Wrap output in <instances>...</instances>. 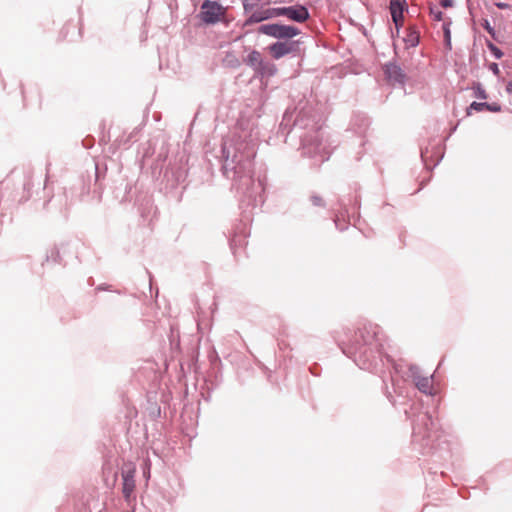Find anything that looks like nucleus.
<instances>
[{
    "mask_svg": "<svg viewBox=\"0 0 512 512\" xmlns=\"http://www.w3.org/2000/svg\"><path fill=\"white\" fill-rule=\"evenodd\" d=\"M258 133L241 129L221 145V171L232 181V188L241 195V203L252 208L265 202V175L254 176V158L257 153Z\"/></svg>",
    "mask_w": 512,
    "mask_h": 512,
    "instance_id": "obj_1",
    "label": "nucleus"
},
{
    "mask_svg": "<svg viewBox=\"0 0 512 512\" xmlns=\"http://www.w3.org/2000/svg\"><path fill=\"white\" fill-rule=\"evenodd\" d=\"M337 343L348 358L362 370L382 375L393 368L398 372V365L388 355L384 354V335L377 324L360 323L355 329H344L343 337H338Z\"/></svg>",
    "mask_w": 512,
    "mask_h": 512,
    "instance_id": "obj_2",
    "label": "nucleus"
},
{
    "mask_svg": "<svg viewBox=\"0 0 512 512\" xmlns=\"http://www.w3.org/2000/svg\"><path fill=\"white\" fill-rule=\"evenodd\" d=\"M321 117L315 107L305 99H301L295 108H287L279 125V133L287 137L296 130H308L299 134L301 154L314 160L313 165H320L329 160L330 151L323 144L321 137Z\"/></svg>",
    "mask_w": 512,
    "mask_h": 512,
    "instance_id": "obj_3",
    "label": "nucleus"
},
{
    "mask_svg": "<svg viewBox=\"0 0 512 512\" xmlns=\"http://www.w3.org/2000/svg\"><path fill=\"white\" fill-rule=\"evenodd\" d=\"M407 419L412 422V441L419 444L422 454H428L435 449L438 440L437 422L433 420L428 411H420L419 405L413 403L410 409L405 410Z\"/></svg>",
    "mask_w": 512,
    "mask_h": 512,
    "instance_id": "obj_4",
    "label": "nucleus"
},
{
    "mask_svg": "<svg viewBox=\"0 0 512 512\" xmlns=\"http://www.w3.org/2000/svg\"><path fill=\"white\" fill-rule=\"evenodd\" d=\"M258 33L281 40H290L300 34V29L294 25L282 23L262 24L258 27Z\"/></svg>",
    "mask_w": 512,
    "mask_h": 512,
    "instance_id": "obj_5",
    "label": "nucleus"
},
{
    "mask_svg": "<svg viewBox=\"0 0 512 512\" xmlns=\"http://www.w3.org/2000/svg\"><path fill=\"white\" fill-rule=\"evenodd\" d=\"M225 8L217 1L205 0L201 5L199 17L206 25H214L221 20Z\"/></svg>",
    "mask_w": 512,
    "mask_h": 512,
    "instance_id": "obj_6",
    "label": "nucleus"
},
{
    "mask_svg": "<svg viewBox=\"0 0 512 512\" xmlns=\"http://www.w3.org/2000/svg\"><path fill=\"white\" fill-rule=\"evenodd\" d=\"M286 16L297 23H303L309 19V10L303 5L272 8V17Z\"/></svg>",
    "mask_w": 512,
    "mask_h": 512,
    "instance_id": "obj_7",
    "label": "nucleus"
},
{
    "mask_svg": "<svg viewBox=\"0 0 512 512\" xmlns=\"http://www.w3.org/2000/svg\"><path fill=\"white\" fill-rule=\"evenodd\" d=\"M185 169L178 163L169 164L163 172V182L166 188L174 189L186 178Z\"/></svg>",
    "mask_w": 512,
    "mask_h": 512,
    "instance_id": "obj_8",
    "label": "nucleus"
},
{
    "mask_svg": "<svg viewBox=\"0 0 512 512\" xmlns=\"http://www.w3.org/2000/svg\"><path fill=\"white\" fill-rule=\"evenodd\" d=\"M383 73L386 80L392 85L404 86L406 83L407 75L396 61L385 63L383 65Z\"/></svg>",
    "mask_w": 512,
    "mask_h": 512,
    "instance_id": "obj_9",
    "label": "nucleus"
},
{
    "mask_svg": "<svg viewBox=\"0 0 512 512\" xmlns=\"http://www.w3.org/2000/svg\"><path fill=\"white\" fill-rule=\"evenodd\" d=\"M135 473L136 467L132 463L124 464L122 467V493L125 500L128 502L135 489Z\"/></svg>",
    "mask_w": 512,
    "mask_h": 512,
    "instance_id": "obj_10",
    "label": "nucleus"
},
{
    "mask_svg": "<svg viewBox=\"0 0 512 512\" xmlns=\"http://www.w3.org/2000/svg\"><path fill=\"white\" fill-rule=\"evenodd\" d=\"M420 157L427 169H433L443 158L442 148L438 145L433 146L431 151L429 147L421 148Z\"/></svg>",
    "mask_w": 512,
    "mask_h": 512,
    "instance_id": "obj_11",
    "label": "nucleus"
},
{
    "mask_svg": "<svg viewBox=\"0 0 512 512\" xmlns=\"http://www.w3.org/2000/svg\"><path fill=\"white\" fill-rule=\"evenodd\" d=\"M249 16L243 23V27L250 26L252 24L260 23L265 20L272 19V8H263L262 6L255 8L249 12Z\"/></svg>",
    "mask_w": 512,
    "mask_h": 512,
    "instance_id": "obj_12",
    "label": "nucleus"
},
{
    "mask_svg": "<svg viewBox=\"0 0 512 512\" xmlns=\"http://www.w3.org/2000/svg\"><path fill=\"white\" fill-rule=\"evenodd\" d=\"M484 110H487V111H490V112H493V113H497V112H501L502 111V107H501L500 104H498L496 102L488 103V102H476V101H473L467 107L466 114H467V116H470L472 114V111L482 112Z\"/></svg>",
    "mask_w": 512,
    "mask_h": 512,
    "instance_id": "obj_13",
    "label": "nucleus"
},
{
    "mask_svg": "<svg viewBox=\"0 0 512 512\" xmlns=\"http://www.w3.org/2000/svg\"><path fill=\"white\" fill-rule=\"evenodd\" d=\"M277 73V67L276 65L266 59H262L260 62V65L255 71V74L261 76V77H272Z\"/></svg>",
    "mask_w": 512,
    "mask_h": 512,
    "instance_id": "obj_14",
    "label": "nucleus"
},
{
    "mask_svg": "<svg viewBox=\"0 0 512 512\" xmlns=\"http://www.w3.org/2000/svg\"><path fill=\"white\" fill-rule=\"evenodd\" d=\"M403 41L407 47H417L420 43V32L416 26H409L406 30V35Z\"/></svg>",
    "mask_w": 512,
    "mask_h": 512,
    "instance_id": "obj_15",
    "label": "nucleus"
},
{
    "mask_svg": "<svg viewBox=\"0 0 512 512\" xmlns=\"http://www.w3.org/2000/svg\"><path fill=\"white\" fill-rule=\"evenodd\" d=\"M268 51L271 56L278 60L286 55H288V48L286 46L285 41H276L268 46Z\"/></svg>",
    "mask_w": 512,
    "mask_h": 512,
    "instance_id": "obj_16",
    "label": "nucleus"
},
{
    "mask_svg": "<svg viewBox=\"0 0 512 512\" xmlns=\"http://www.w3.org/2000/svg\"><path fill=\"white\" fill-rule=\"evenodd\" d=\"M408 9L406 0H390L389 10L392 19H396L399 15H403Z\"/></svg>",
    "mask_w": 512,
    "mask_h": 512,
    "instance_id": "obj_17",
    "label": "nucleus"
},
{
    "mask_svg": "<svg viewBox=\"0 0 512 512\" xmlns=\"http://www.w3.org/2000/svg\"><path fill=\"white\" fill-rule=\"evenodd\" d=\"M262 59V54L258 50L253 49L245 58H243V63L255 72Z\"/></svg>",
    "mask_w": 512,
    "mask_h": 512,
    "instance_id": "obj_18",
    "label": "nucleus"
},
{
    "mask_svg": "<svg viewBox=\"0 0 512 512\" xmlns=\"http://www.w3.org/2000/svg\"><path fill=\"white\" fill-rule=\"evenodd\" d=\"M433 375L426 376L423 379H419L414 385L423 394L433 396L434 388L432 385Z\"/></svg>",
    "mask_w": 512,
    "mask_h": 512,
    "instance_id": "obj_19",
    "label": "nucleus"
},
{
    "mask_svg": "<svg viewBox=\"0 0 512 512\" xmlns=\"http://www.w3.org/2000/svg\"><path fill=\"white\" fill-rule=\"evenodd\" d=\"M338 205L340 208V215H338V214L335 215L334 223H335L336 228L342 232L347 229L348 225L346 222L341 223L340 216L344 217L345 214L348 215V209H347L346 204L341 199L338 200Z\"/></svg>",
    "mask_w": 512,
    "mask_h": 512,
    "instance_id": "obj_20",
    "label": "nucleus"
},
{
    "mask_svg": "<svg viewBox=\"0 0 512 512\" xmlns=\"http://www.w3.org/2000/svg\"><path fill=\"white\" fill-rule=\"evenodd\" d=\"M409 377L412 379L413 384H415L419 379H423L426 376L422 375L421 369L416 364H410L408 367Z\"/></svg>",
    "mask_w": 512,
    "mask_h": 512,
    "instance_id": "obj_21",
    "label": "nucleus"
},
{
    "mask_svg": "<svg viewBox=\"0 0 512 512\" xmlns=\"http://www.w3.org/2000/svg\"><path fill=\"white\" fill-rule=\"evenodd\" d=\"M224 63L227 67L233 69L239 68L241 66V61L232 52L226 53Z\"/></svg>",
    "mask_w": 512,
    "mask_h": 512,
    "instance_id": "obj_22",
    "label": "nucleus"
},
{
    "mask_svg": "<svg viewBox=\"0 0 512 512\" xmlns=\"http://www.w3.org/2000/svg\"><path fill=\"white\" fill-rule=\"evenodd\" d=\"M286 46L288 48V54H294V55H297L300 53V45H301V41L300 40H286Z\"/></svg>",
    "mask_w": 512,
    "mask_h": 512,
    "instance_id": "obj_23",
    "label": "nucleus"
},
{
    "mask_svg": "<svg viewBox=\"0 0 512 512\" xmlns=\"http://www.w3.org/2000/svg\"><path fill=\"white\" fill-rule=\"evenodd\" d=\"M451 21L443 23L444 42L447 49L451 50Z\"/></svg>",
    "mask_w": 512,
    "mask_h": 512,
    "instance_id": "obj_24",
    "label": "nucleus"
},
{
    "mask_svg": "<svg viewBox=\"0 0 512 512\" xmlns=\"http://www.w3.org/2000/svg\"><path fill=\"white\" fill-rule=\"evenodd\" d=\"M486 46L487 48L489 49V51L491 52V54L494 56L495 59H501L504 55L503 51L497 47L493 42H491L490 40L486 39Z\"/></svg>",
    "mask_w": 512,
    "mask_h": 512,
    "instance_id": "obj_25",
    "label": "nucleus"
},
{
    "mask_svg": "<svg viewBox=\"0 0 512 512\" xmlns=\"http://www.w3.org/2000/svg\"><path fill=\"white\" fill-rule=\"evenodd\" d=\"M262 6L261 0H244L243 1V8L244 13L249 14L250 11L254 10L255 8Z\"/></svg>",
    "mask_w": 512,
    "mask_h": 512,
    "instance_id": "obj_26",
    "label": "nucleus"
},
{
    "mask_svg": "<svg viewBox=\"0 0 512 512\" xmlns=\"http://www.w3.org/2000/svg\"><path fill=\"white\" fill-rule=\"evenodd\" d=\"M473 90L476 98L482 100L487 99L488 95L480 82H476L473 84Z\"/></svg>",
    "mask_w": 512,
    "mask_h": 512,
    "instance_id": "obj_27",
    "label": "nucleus"
},
{
    "mask_svg": "<svg viewBox=\"0 0 512 512\" xmlns=\"http://www.w3.org/2000/svg\"><path fill=\"white\" fill-rule=\"evenodd\" d=\"M46 261H52L54 263H60V251L57 247H53L46 255Z\"/></svg>",
    "mask_w": 512,
    "mask_h": 512,
    "instance_id": "obj_28",
    "label": "nucleus"
},
{
    "mask_svg": "<svg viewBox=\"0 0 512 512\" xmlns=\"http://www.w3.org/2000/svg\"><path fill=\"white\" fill-rule=\"evenodd\" d=\"M481 26L483 27V29H485L488 34L495 40V41H498V38H497V33H496V30L495 28L490 24L489 20L488 19H483L482 22H481Z\"/></svg>",
    "mask_w": 512,
    "mask_h": 512,
    "instance_id": "obj_29",
    "label": "nucleus"
},
{
    "mask_svg": "<svg viewBox=\"0 0 512 512\" xmlns=\"http://www.w3.org/2000/svg\"><path fill=\"white\" fill-rule=\"evenodd\" d=\"M310 201H311L313 206L325 207V201L323 200V198L321 196H319L317 194L311 195Z\"/></svg>",
    "mask_w": 512,
    "mask_h": 512,
    "instance_id": "obj_30",
    "label": "nucleus"
},
{
    "mask_svg": "<svg viewBox=\"0 0 512 512\" xmlns=\"http://www.w3.org/2000/svg\"><path fill=\"white\" fill-rule=\"evenodd\" d=\"M430 15L434 18L435 21H441L443 19V12L435 6L430 7Z\"/></svg>",
    "mask_w": 512,
    "mask_h": 512,
    "instance_id": "obj_31",
    "label": "nucleus"
},
{
    "mask_svg": "<svg viewBox=\"0 0 512 512\" xmlns=\"http://www.w3.org/2000/svg\"><path fill=\"white\" fill-rule=\"evenodd\" d=\"M383 383L385 384V395H386V398L388 399V401L394 406L396 407L397 405V401L395 399V397L392 395V393L388 390V387L386 386V383L385 381L383 380Z\"/></svg>",
    "mask_w": 512,
    "mask_h": 512,
    "instance_id": "obj_32",
    "label": "nucleus"
},
{
    "mask_svg": "<svg viewBox=\"0 0 512 512\" xmlns=\"http://www.w3.org/2000/svg\"><path fill=\"white\" fill-rule=\"evenodd\" d=\"M403 19H404L403 15H399L396 19H392L393 23L395 24L397 34H399L400 28L403 25Z\"/></svg>",
    "mask_w": 512,
    "mask_h": 512,
    "instance_id": "obj_33",
    "label": "nucleus"
},
{
    "mask_svg": "<svg viewBox=\"0 0 512 512\" xmlns=\"http://www.w3.org/2000/svg\"><path fill=\"white\" fill-rule=\"evenodd\" d=\"M489 70L495 75V76H499L500 75V69H499V66L497 63L495 62H492L489 64Z\"/></svg>",
    "mask_w": 512,
    "mask_h": 512,
    "instance_id": "obj_34",
    "label": "nucleus"
},
{
    "mask_svg": "<svg viewBox=\"0 0 512 512\" xmlns=\"http://www.w3.org/2000/svg\"><path fill=\"white\" fill-rule=\"evenodd\" d=\"M439 3L445 9L452 7L454 4L453 0H439Z\"/></svg>",
    "mask_w": 512,
    "mask_h": 512,
    "instance_id": "obj_35",
    "label": "nucleus"
},
{
    "mask_svg": "<svg viewBox=\"0 0 512 512\" xmlns=\"http://www.w3.org/2000/svg\"><path fill=\"white\" fill-rule=\"evenodd\" d=\"M498 9H501V10H505V9H508L510 7V5L508 3H505V2H495L494 4Z\"/></svg>",
    "mask_w": 512,
    "mask_h": 512,
    "instance_id": "obj_36",
    "label": "nucleus"
},
{
    "mask_svg": "<svg viewBox=\"0 0 512 512\" xmlns=\"http://www.w3.org/2000/svg\"><path fill=\"white\" fill-rule=\"evenodd\" d=\"M392 381H394V380L392 379ZM393 388H394V392L397 393L398 395L403 394L402 387L399 385V383L393 382Z\"/></svg>",
    "mask_w": 512,
    "mask_h": 512,
    "instance_id": "obj_37",
    "label": "nucleus"
},
{
    "mask_svg": "<svg viewBox=\"0 0 512 512\" xmlns=\"http://www.w3.org/2000/svg\"><path fill=\"white\" fill-rule=\"evenodd\" d=\"M505 91L512 95V80H509L506 84V88H505Z\"/></svg>",
    "mask_w": 512,
    "mask_h": 512,
    "instance_id": "obj_38",
    "label": "nucleus"
},
{
    "mask_svg": "<svg viewBox=\"0 0 512 512\" xmlns=\"http://www.w3.org/2000/svg\"><path fill=\"white\" fill-rule=\"evenodd\" d=\"M317 369H318V366H317V365H314V366L310 367V372H311L313 375L318 376V375H319V373H318Z\"/></svg>",
    "mask_w": 512,
    "mask_h": 512,
    "instance_id": "obj_39",
    "label": "nucleus"
},
{
    "mask_svg": "<svg viewBox=\"0 0 512 512\" xmlns=\"http://www.w3.org/2000/svg\"><path fill=\"white\" fill-rule=\"evenodd\" d=\"M94 177H95V183H96L98 180V165L96 163L94 164Z\"/></svg>",
    "mask_w": 512,
    "mask_h": 512,
    "instance_id": "obj_40",
    "label": "nucleus"
},
{
    "mask_svg": "<svg viewBox=\"0 0 512 512\" xmlns=\"http://www.w3.org/2000/svg\"><path fill=\"white\" fill-rule=\"evenodd\" d=\"M353 205H354V207H355V208H359V206H360V201H359L358 197H355V199H354V204H353Z\"/></svg>",
    "mask_w": 512,
    "mask_h": 512,
    "instance_id": "obj_41",
    "label": "nucleus"
},
{
    "mask_svg": "<svg viewBox=\"0 0 512 512\" xmlns=\"http://www.w3.org/2000/svg\"><path fill=\"white\" fill-rule=\"evenodd\" d=\"M97 290H108L109 289V286H105L103 284L99 285L97 288Z\"/></svg>",
    "mask_w": 512,
    "mask_h": 512,
    "instance_id": "obj_42",
    "label": "nucleus"
},
{
    "mask_svg": "<svg viewBox=\"0 0 512 512\" xmlns=\"http://www.w3.org/2000/svg\"><path fill=\"white\" fill-rule=\"evenodd\" d=\"M89 191H90V185H88L87 187L84 185L82 193L83 194L84 193H89Z\"/></svg>",
    "mask_w": 512,
    "mask_h": 512,
    "instance_id": "obj_43",
    "label": "nucleus"
},
{
    "mask_svg": "<svg viewBox=\"0 0 512 512\" xmlns=\"http://www.w3.org/2000/svg\"><path fill=\"white\" fill-rule=\"evenodd\" d=\"M144 475H145V476H147V478H149V476H150V470H149V468L147 469V471H146V470H144Z\"/></svg>",
    "mask_w": 512,
    "mask_h": 512,
    "instance_id": "obj_44",
    "label": "nucleus"
},
{
    "mask_svg": "<svg viewBox=\"0 0 512 512\" xmlns=\"http://www.w3.org/2000/svg\"><path fill=\"white\" fill-rule=\"evenodd\" d=\"M243 37H244V35H239V36L235 39V41H239V40H241Z\"/></svg>",
    "mask_w": 512,
    "mask_h": 512,
    "instance_id": "obj_45",
    "label": "nucleus"
},
{
    "mask_svg": "<svg viewBox=\"0 0 512 512\" xmlns=\"http://www.w3.org/2000/svg\"><path fill=\"white\" fill-rule=\"evenodd\" d=\"M363 121L366 122V124H368V118L363 117Z\"/></svg>",
    "mask_w": 512,
    "mask_h": 512,
    "instance_id": "obj_46",
    "label": "nucleus"
}]
</instances>
